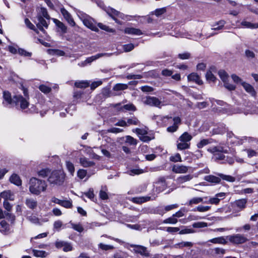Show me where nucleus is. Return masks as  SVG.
<instances>
[{"mask_svg":"<svg viewBox=\"0 0 258 258\" xmlns=\"http://www.w3.org/2000/svg\"><path fill=\"white\" fill-rule=\"evenodd\" d=\"M130 246L133 248L135 252L140 253L144 256H149V252L146 247L135 244H131Z\"/></svg>","mask_w":258,"mask_h":258,"instance_id":"12","label":"nucleus"},{"mask_svg":"<svg viewBox=\"0 0 258 258\" xmlns=\"http://www.w3.org/2000/svg\"><path fill=\"white\" fill-rule=\"evenodd\" d=\"M39 89L41 92H43L44 93H49L51 90V88L47 87L44 85H40L39 87Z\"/></svg>","mask_w":258,"mask_h":258,"instance_id":"64","label":"nucleus"},{"mask_svg":"<svg viewBox=\"0 0 258 258\" xmlns=\"http://www.w3.org/2000/svg\"><path fill=\"white\" fill-rule=\"evenodd\" d=\"M10 180L12 183L15 184L17 186L21 185L22 184V181L20 177L16 174H13L10 177Z\"/></svg>","mask_w":258,"mask_h":258,"instance_id":"34","label":"nucleus"},{"mask_svg":"<svg viewBox=\"0 0 258 258\" xmlns=\"http://www.w3.org/2000/svg\"><path fill=\"white\" fill-rule=\"evenodd\" d=\"M83 24L88 28L94 31H98V29L96 26L94 20L89 16L82 17Z\"/></svg>","mask_w":258,"mask_h":258,"instance_id":"8","label":"nucleus"},{"mask_svg":"<svg viewBox=\"0 0 258 258\" xmlns=\"http://www.w3.org/2000/svg\"><path fill=\"white\" fill-rule=\"evenodd\" d=\"M151 199V197L149 196L146 197H136L133 198L131 199V201H132L134 203L136 204H142L144 202L150 201Z\"/></svg>","mask_w":258,"mask_h":258,"instance_id":"24","label":"nucleus"},{"mask_svg":"<svg viewBox=\"0 0 258 258\" xmlns=\"http://www.w3.org/2000/svg\"><path fill=\"white\" fill-rule=\"evenodd\" d=\"M241 25L247 28L255 29L258 28V23L253 24L249 22L243 21L241 22Z\"/></svg>","mask_w":258,"mask_h":258,"instance_id":"39","label":"nucleus"},{"mask_svg":"<svg viewBox=\"0 0 258 258\" xmlns=\"http://www.w3.org/2000/svg\"><path fill=\"white\" fill-rule=\"evenodd\" d=\"M114 107L120 111H135L136 110V108L135 105L132 103L122 105L121 103H119L114 104Z\"/></svg>","mask_w":258,"mask_h":258,"instance_id":"10","label":"nucleus"},{"mask_svg":"<svg viewBox=\"0 0 258 258\" xmlns=\"http://www.w3.org/2000/svg\"><path fill=\"white\" fill-rule=\"evenodd\" d=\"M125 143L131 145H136L137 144V140L130 136L125 137Z\"/></svg>","mask_w":258,"mask_h":258,"instance_id":"55","label":"nucleus"},{"mask_svg":"<svg viewBox=\"0 0 258 258\" xmlns=\"http://www.w3.org/2000/svg\"><path fill=\"white\" fill-rule=\"evenodd\" d=\"M205 198L202 197H193L190 199L185 205L191 207L195 205H198L200 203H204V199Z\"/></svg>","mask_w":258,"mask_h":258,"instance_id":"16","label":"nucleus"},{"mask_svg":"<svg viewBox=\"0 0 258 258\" xmlns=\"http://www.w3.org/2000/svg\"><path fill=\"white\" fill-rule=\"evenodd\" d=\"M143 172L144 171L143 169H134L129 171L128 173L130 175H134L136 174L138 175L143 173Z\"/></svg>","mask_w":258,"mask_h":258,"instance_id":"63","label":"nucleus"},{"mask_svg":"<svg viewBox=\"0 0 258 258\" xmlns=\"http://www.w3.org/2000/svg\"><path fill=\"white\" fill-rule=\"evenodd\" d=\"M247 200L246 199H242L236 200L234 203V205L240 210H243L246 207Z\"/></svg>","mask_w":258,"mask_h":258,"instance_id":"25","label":"nucleus"},{"mask_svg":"<svg viewBox=\"0 0 258 258\" xmlns=\"http://www.w3.org/2000/svg\"><path fill=\"white\" fill-rule=\"evenodd\" d=\"M0 231L2 233H5L9 230V225L5 220H2L0 223Z\"/></svg>","mask_w":258,"mask_h":258,"instance_id":"49","label":"nucleus"},{"mask_svg":"<svg viewBox=\"0 0 258 258\" xmlns=\"http://www.w3.org/2000/svg\"><path fill=\"white\" fill-rule=\"evenodd\" d=\"M178 207V204H175L170 205H168L165 207L164 209H161L158 211V213L159 214H163L166 212L171 211L173 209H176Z\"/></svg>","mask_w":258,"mask_h":258,"instance_id":"32","label":"nucleus"},{"mask_svg":"<svg viewBox=\"0 0 258 258\" xmlns=\"http://www.w3.org/2000/svg\"><path fill=\"white\" fill-rule=\"evenodd\" d=\"M65 179V174L63 172L54 170L51 172L47 179L48 182L50 184L60 185L63 184Z\"/></svg>","mask_w":258,"mask_h":258,"instance_id":"2","label":"nucleus"},{"mask_svg":"<svg viewBox=\"0 0 258 258\" xmlns=\"http://www.w3.org/2000/svg\"><path fill=\"white\" fill-rule=\"evenodd\" d=\"M32 252L33 255L36 257H45L47 255L46 251L43 250L33 249Z\"/></svg>","mask_w":258,"mask_h":258,"instance_id":"43","label":"nucleus"},{"mask_svg":"<svg viewBox=\"0 0 258 258\" xmlns=\"http://www.w3.org/2000/svg\"><path fill=\"white\" fill-rule=\"evenodd\" d=\"M130 255L125 252H120L115 253L113 258H130Z\"/></svg>","mask_w":258,"mask_h":258,"instance_id":"58","label":"nucleus"},{"mask_svg":"<svg viewBox=\"0 0 258 258\" xmlns=\"http://www.w3.org/2000/svg\"><path fill=\"white\" fill-rule=\"evenodd\" d=\"M223 152H219L213 156V159L216 161H222L223 162L225 160V156L222 153ZM225 153H227L226 151Z\"/></svg>","mask_w":258,"mask_h":258,"instance_id":"51","label":"nucleus"},{"mask_svg":"<svg viewBox=\"0 0 258 258\" xmlns=\"http://www.w3.org/2000/svg\"><path fill=\"white\" fill-rule=\"evenodd\" d=\"M1 197L4 199L6 201H7V200H14V194L10 190L4 191L1 192Z\"/></svg>","mask_w":258,"mask_h":258,"instance_id":"27","label":"nucleus"},{"mask_svg":"<svg viewBox=\"0 0 258 258\" xmlns=\"http://www.w3.org/2000/svg\"><path fill=\"white\" fill-rule=\"evenodd\" d=\"M66 166L71 175L73 176L75 173V166L74 164L70 161H66Z\"/></svg>","mask_w":258,"mask_h":258,"instance_id":"40","label":"nucleus"},{"mask_svg":"<svg viewBox=\"0 0 258 258\" xmlns=\"http://www.w3.org/2000/svg\"><path fill=\"white\" fill-rule=\"evenodd\" d=\"M226 132V128L223 124L219 125L212 131V135H223Z\"/></svg>","mask_w":258,"mask_h":258,"instance_id":"31","label":"nucleus"},{"mask_svg":"<svg viewBox=\"0 0 258 258\" xmlns=\"http://www.w3.org/2000/svg\"><path fill=\"white\" fill-rule=\"evenodd\" d=\"M90 83L87 81H81L76 82L75 85L79 88H86L89 86Z\"/></svg>","mask_w":258,"mask_h":258,"instance_id":"41","label":"nucleus"},{"mask_svg":"<svg viewBox=\"0 0 258 258\" xmlns=\"http://www.w3.org/2000/svg\"><path fill=\"white\" fill-rule=\"evenodd\" d=\"M245 55L249 59H252L255 57V53L254 52L249 49H246L245 51Z\"/></svg>","mask_w":258,"mask_h":258,"instance_id":"62","label":"nucleus"},{"mask_svg":"<svg viewBox=\"0 0 258 258\" xmlns=\"http://www.w3.org/2000/svg\"><path fill=\"white\" fill-rule=\"evenodd\" d=\"M218 175L221 178L227 181L234 182L235 180V177L230 175H224L221 173L218 174Z\"/></svg>","mask_w":258,"mask_h":258,"instance_id":"53","label":"nucleus"},{"mask_svg":"<svg viewBox=\"0 0 258 258\" xmlns=\"http://www.w3.org/2000/svg\"><path fill=\"white\" fill-rule=\"evenodd\" d=\"M25 23L26 26L30 29L34 30L36 33H38L37 29L35 28V26L27 18L25 19Z\"/></svg>","mask_w":258,"mask_h":258,"instance_id":"59","label":"nucleus"},{"mask_svg":"<svg viewBox=\"0 0 258 258\" xmlns=\"http://www.w3.org/2000/svg\"><path fill=\"white\" fill-rule=\"evenodd\" d=\"M60 12L63 17L65 19V20L68 22V23L71 26H75L76 23L74 21V19H73L71 14L64 8H61L60 9Z\"/></svg>","mask_w":258,"mask_h":258,"instance_id":"14","label":"nucleus"},{"mask_svg":"<svg viewBox=\"0 0 258 258\" xmlns=\"http://www.w3.org/2000/svg\"><path fill=\"white\" fill-rule=\"evenodd\" d=\"M212 142V139H203L201 140L198 144V148H202L205 146L211 144Z\"/></svg>","mask_w":258,"mask_h":258,"instance_id":"52","label":"nucleus"},{"mask_svg":"<svg viewBox=\"0 0 258 258\" xmlns=\"http://www.w3.org/2000/svg\"><path fill=\"white\" fill-rule=\"evenodd\" d=\"M29 191L33 195L38 196L41 192H45L47 185L45 180H41L35 177L30 179L29 183Z\"/></svg>","mask_w":258,"mask_h":258,"instance_id":"1","label":"nucleus"},{"mask_svg":"<svg viewBox=\"0 0 258 258\" xmlns=\"http://www.w3.org/2000/svg\"><path fill=\"white\" fill-rule=\"evenodd\" d=\"M143 103L150 106L161 108L162 106V102L157 97L148 96L143 100Z\"/></svg>","mask_w":258,"mask_h":258,"instance_id":"5","label":"nucleus"},{"mask_svg":"<svg viewBox=\"0 0 258 258\" xmlns=\"http://www.w3.org/2000/svg\"><path fill=\"white\" fill-rule=\"evenodd\" d=\"M241 85L247 93H249L252 96L255 97L256 96V93L253 86L250 84L244 82L241 83Z\"/></svg>","mask_w":258,"mask_h":258,"instance_id":"17","label":"nucleus"},{"mask_svg":"<svg viewBox=\"0 0 258 258\" xmlns=\"http://www.w3.org/2000/svg\"><path fill=\"white\" fill-rule=\"evenodd\" d=\"M105 11L108 15H109L115 22L118 23L117 20L115 18V16L121 17V14L120 12L112 8H107Z\"/></svg>","mask_w":258,"mask_h":258,"instance_id":"23","label":"nucleus"},{"mask_svg":"<svg viewBox=\"0 0 258 258\" xmlns=\"http://www.w3.org/2000/svg\"><path fill=\"white\" fill-rule=\"evenodd\" d=\"M212 243L225 244L227 243V241L223 237H220L217 238H214L209 240Z\"/></svg>","mask_w":258,"mask_h":258,"instance_id":"42","label":"nucleus"},{"mask_svg":"<svg viewBox=\"0 0 258 258\" xmlns=\"http://www.w3.org/2000/svg\"><path fill=\"white\" fill-rule=\"evenodd\" d=\"M128 88V85L125 84L118 83L116 84L114 87L113 89L114 91H121L126 89Z\"/></svg>","mask_w":258,"mask_h":258,"instance_id":"50","label":"nucleus"},{"mask_svg":"<svg viewBox=\"0 0 258 258\" xmlns=\"http://www.w3.org/2000/svg\"><path fill=\"white\" fill-rule=\"evenodd\" d=\"M25 204L29 208L31 209H35L37 206V201L32 198L27 199Z\"/></svg>","mask_w":258,"mask_h":258,"instance_id":"33","label":"nucleus"},{"mask_svg":"<svg viewBox=\"0 0 258 258\" xmlns=\"http://www.w3.org/2000/svg\"><path fill=\"white\" fill-rule=\"evenodd\" d=\"M193 178V175L191 174L181 176L176 179V181L178 184H182L184 182L190 181Z\"/></svg>","mask_w":258,"mask_h":258,"instance_id":"29","label":"nucleus"},{"mask_svg":"<svg viewBox=\"0 0 258 258\" xmlns=\"http://www.w3.org/2000/svg\"><path fill=\"white\" fill-rule=\"evenodd\" d=\"M53 22L55 24V25L57 26L58 28H59L61 32L62 33H66L67 31V27L66 26V25L60 22V21L57 20V19H53Z\"/></svg>","mask_w":258,"mask_h":258,"instance_id":"36","label":"nucleus"},{"mask_svg":"<svg viewBox=\"0 0 258 258\" xmlns=\"http://www.w3.org/2000/svg\"><path fill=\"white\" fill-rule=\"evenodd\" d=\"M189 168V166L176 164L172 166V171L175 173L183 174L187 172Z\"/></svg>","mask_w":258,"mask_h":258,"instance_id":"13","label":"nucleus"},{"mask_svg":"<svg viewBox=\"0 0 258 258\" xmlns=\"http://www.w3.org/2000/svg\"><path fill=\"white\" fill-rule=\"evenodd\" d=\"M192 137L191 135L188 134L187 132H184L182 134L179 138V141H185L188 143H190Z\"/></svg>","mask_w":258,"mask_h":258,"instance_id":"37","label":"nucleus"},{"mask_svg":"<svg viewBox=\"0 0 258 258\" xmlns=\"http://www.w3.org/2000/svg\"><path fill=\"white\" fill-rule=\"evenodd\" d=\"M248 138L246 137H243L241 138L236 136H233L231 140L229 142L232 144L235 145H240L242 144L245 141H246Z\"/></svg>","mask_w":258,"mask_h":258,"instance_id":"22","label":"nucleus"},{"mask_svg":"<svg viewBox=\"0 0 258 258\" xmlns=\"http://www.w3.org/2000/svg\"><path fill=\"white\" fill-rule=\"evenodd\" d=\"M225 192L218 193L214 197L210 198L208 201H205L204 203L218 205L220 200L225 198Z\"/></svg>","mask_w":258,"mask_h":258,"instance_id":"11","label":"nucleus"},{"mask_svg":"<svg viewBox=\"0 0 258 258\" xmlns=\"http://www.w3.org/2000/svg\"><path fill=\"white\" fill-rule=\"evenodd\" d=\"M178 220L173 215L172 216L165 219L163 221L164 224H175L177 223Z\"/></svg>","mask_w":258,"mask_h":258,"instance_id":"46","label":"nucleus"},{"mask_svg":"<svg viewBox=\"0 0 258 258\" xmlns=\"http://www.w3.org/2000/svg\"><path fill=\"white\" fill-rule=\"evenodd\" d=\"M79 163L85 168L93 167L95 165L94 162L89 160L85 157H82L79 158Z\"/></svg>","mask_w":258,"mask_h":258,"instance_id":"15","label":"nucleus"},{"mask_svg":"<svg viewBox=\"0 0 258 258\" xmlns=\"http://www.w3.org/2000/svg\"><path fill=\"white\" fill-rule=\"evenodd\" d=\"M139 137L140 139L143 142H149L152 140V138L147 136V131L146 129L137 128L133 130Z\"/></svg>","mask_w":258,"mask_h":258,"instance_id":"9","label":"nucleus"},{"mask_svg":"<svg viewBox=\"0 0 258 258\" xmlns=\"http://www.w3.org/2000/svg\"><path fill=\"white\" fill-rule=\"evenodd\" d=\"M224 25L225 22L224 21H219L217 24L213 26L212 29L214 30H220L222 29Z\"/></svg>","mask_w":258,"mask_h":258,"instance_id":"56","label":"nucleus"},{"mask_svg":"<svg viewBox=\"0 0 258 258\" xmlns=\"http://www.w3.org/2000/svg\"><path fill=\"white\" fill-rule=\"evenodd\" d=\"M192 226L194 228H199L206 227L208 226V224L204 222H198L193 223Z\"/></svg>","mask_w":258,"mask_h":258,"instance_id":"60","label":"nucleus"},{"mask_svg":"<svg viewBox=\"0 0 258 258\" xmlns=\"http://www.w3.org/2000/svg\"><path fill=\"white\" fill-rule=\"evenodd\" d=\"M37 15H40L47 20H49L50 19V17L47 13L46 9L44 8H40L38 9Z\"/></svg>","mask_w":258,"mask_h":258,"instance_id":"38","label":"nucleus"},{"mask_svg":"<svg viewBox=\"0 0 258 258\" xmlns=\"http://www.w3.org/2000/svg\"><path fill=\"white\" fill-rule=\"evenodd\" d=\"M126 123H127V126H129L131 125H139L140 122L137 117L134 116L127 118Z\"/></svg>","mask_w":258,"mask_h":258,"instance_id":"44","label":"nucleus"},{"mask_svg":"<svg viewBox=\"0 0 258 258\" xmlns=\"http://www.w3.org/2000/svg\"><path fill=\"white\" fill-rule=\"evenodd\" d=\"M3 99L4 105L6 106L16 105V100L14 99V97L13 98H12L11 94L9 92L7 91L3 92Z\"/></svg>","mask_w":258,"mask_h":258,"instance_id":"7","label":"nucleus"},{"mask_svg":"<svg viewBox=\"0 0 258 258\" xmlns=\"http://www.w3.org/2000/svg\"><path fill=\"white\" fill-rule=\"evenodd\" d=\"M51 173L50 170L48 168L42 169L38 172V174L39 176L45 178L50 175Z\"/></svg>","mask_w":258,"mask_h":258,"instance_id":"48","label":"nucleus"},{"mask_svg":"<svg viewBox=\"0 0 258 258\" xmlns=\"http://www.w3.org/2000/svg\"><path fill=\"white\" fill-rule=\"evenodd\" d=\"M87 171L83 169H80L77 171V176L81 179H83L87 175Z\"/></svg>","mask_w":258,"mask_h":258,"instance_id":"57","label":"nucleus"},{"mask_svg":"<svg viewBox=\"0 0 258 258\" xmlns=\"http://www.w3.org/2000/svg\"><path fill=\"white\" fill-rule=\"evenodd\" d=\"M227 238L230 242L236 244L243 243L247 240L244 235L240 234L229 235Z\"/></svg>","mask_w":258,"mask_h":258,"instance_id":"6","label":"nucleus"},{"mask_svg":"<svg viewBox=\"0 0 258 258\" xmlns=\"http://www.w3.org/2000/svg\"><path fill=\"white\" fill-rule=\"evenodd\" d=\"M14 99L16 100V105H17L18 103H20V107L22 109H25L28 107L29 104L28 102L22 96H15Z\"/></svg>","mask_w":258,"mask_h":258,"instance_id":"21","label":"nucleus"},{"mask_svg":"<svg viewBox=\"0 0 258 258\" xmlns=\"http://www.w3.org/2000/svg\"><path fill=\"white\" fill-rule=\"evenodd\" d=\"M190 143H188L185 141H179V139L177 141V148L179 150L189 149L190 147Z\"/></svg>","mask_w":258,"mask_h":258,"instance_id":"26","label":"nucleus"},{"mask_svg":"<svg viewBox=\"0 0 258 258\" xmlns=\"http://www.w3.org/2000/svg\"><path fill=\"white\" fill-rule=\"evenodd\" d=\"M111 55H112V53H98L96 55L88 57L85 60H86V62H87V64L91 63L93 61H94L101 57H103V56L109 57V56H110Z\"/></svg>","mask_w":258,"mask_h":258,"instance_id":"20","label":"nucleus"},{"mask_svg":"<svg viewBox=\"0 0 258 258\" xmlns=\"http://www.w3.org/2000/svg\"><path fill=\"white\" fill-rule=\"evenodd\" d=\"M174 124L167 127V130L168 132H174L177 131L178 125L181 123V119L179 117H175L173 118Z\"/></svg>","mask_w":258,"mask_h":258,"instance_id":"19","label":"nucleus"},{"mask_svg":"<svg viewBox=\"0 0 258 258\" xmlns=\"http://www.w3.org/2000/svg\"><path fill=\"white\" fill-rule=\"evenodd\" d=\"M218 75L224 83V87L230 91L235 89L236 87L234 85L230 84L228 82L229 76L227 73L224 70H220L218 72Z\"/></svg>","mask_w":258,"mask_h":258,"instance_id":"4","label":"nucleus"},{"mask_svg":"<svg viewBox=\"0 0 258 258\" xmlns=\"http://www.w3.org/2000/svg\"><path fill=\"white\" fill-rule=\"evenodd\" d=\"M208 151L212 153L213 156L219 152H226L224 150V148L220 146L212 147L208 149Z\"/></svg>","mask_w":258,"mask_h":258,"instance_id":"30","label":"nucleus"},{"mask_svg":"<svg viewBox=\"0 0 258 258\" xmlns=\"http://www.w3.org/2000/svg\"><path fill=\"white\" fill-rule=\"evenodd\" d=\"M169 160L173 162H182L181 156L179 153H176L171 156Z\"/></svg>","mask_w":258,"mask_h":258,"instance_id":"54","label":"nucleus"},{"mask_svg":"<svg viewBox=\"0 0 258 258\" xmlns=\"http://www.w3.org/2000/svg\"><path fill=\"white\" fill-rule=\"evenodd\" d=\"M47 21L40 15H37L34 19L33 22L36 24L37 27L44 33V29H47L48 26L49 20Z\"/></svg>","mask_w":258,"mask_h":258,"instance_id":"3","label":"nucleus"},{"mask_svg":"<svg viewBox=\"0 0 258 258\" xmlns=\"http://www.w3.org/2000/svg\"><path fill=\"white\" fill-rule=\"evenodd\" d=\"M124 32L127 34L138 36L142 35L143 34V33L140 29L133 27L125 28L124 30Z\"/></svg>","mask_w":258,"mask_h":258,"instance_id":"18","label":"nucleus"},{"mask_svg":"<svg viewBox=\"0 0 258 258\" xmlns=\"http://www.w3.org/2000/svg\"><path fill=\"white\" fill-rule=\"evenodd\" d=\"M193 246V243L188 241H183L177 243L175 245V247L178 248H181L183 247H191Z\"/></svg>","mask_w":258,"mask_h":258,"instance_id":"47","label":"nucleus"},{"mask_svg":"<svg viewBox=\"0 0 258 258\" xmlns=\"http://www.w3.org/2000/svg\"><path fill=\"white\" fill-rule=\"evenodd\" d=\"M204 179L207 181L214 183H219L221 181L219 177L212 175L206 176L204 177Z\"/></svg>","mask_w":258,"mask_h":258,"instance_id":"35","label":"nucleus"},{"mask_svg":"<svg viewBox=\"0 0 258 258\" xmlns=\"http://www.w3.org/2000/svg\"><path fill=\"white\" fill-rule=\"evenodd\" d=\"M98 26L101 29L104 30L106 31L109 32H114V30H113L112 28H109L108 26L103 24L102 23H98Z\"/></svg>","mask_w":258,"mask_h":258,"instance_id":"61","label":"nucleus"},{"mask_svg":"<svg viewBox=\"0 0 258 258\" xmlns=\"http://www.w3.org/2000/svg\"><path fill=\"white\" fill-rule=\"evenodd\" d=\"M188 81H192L198 84H202V81L200 77L196 73H191L187 76Z\"/></svg>","mask_w":258,"mask_h":258,"instance_id":"28","label":"nucleus"},{"mask_svg":"<svg viewBox=\"0 0 258 258\" xmlns=\"http://www.w3.org/2000/svg\"><path fill=\"white\" fill-rule=\"evenodd\" d=\"M211 206H203L199 205L196 207L193 211H198L199 212H206L209 211L211 209Z\"/></svg>","mask_w":258,"mask_h":258,"instance_id":"45","label":"nucleus"}]
</instances>
